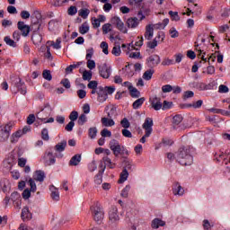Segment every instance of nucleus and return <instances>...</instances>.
<instances>
[{
  "label": "nucleus",
  "instance_id": "28",
  "mask_svg": "<svg viewBox=\"0 0 230 230\" xmlns=\"http://www.w3.org/2000/svg\"><path fill=\"white\" fill-rule=\"evenodd\" d=\"M101 121L103 127H114L116 125L114 119L106 117L102 118Z\"/></svg>",
  "mask_w": 230,
  "mask_h": 230
},
{
  "label": "nucleus",
  "instance_id": "55",
  "mask_svg": "<svg viewBox=\"0 0 230 230\" xmlns=\"http://www.w3.org/2000/svg\"><path fill=\"white\" fill-rule=\"evenodd\" d=\"M111 23H105L104 25H102V33L103 35H107V33H109V31H111Z\"/></svg>",
  "mask_w": 230,
  "mask_h": 230
},
{
  "label": "nucleus",
  "instance_id": "57",
  "mask_svg": "<svg viewBox=\"0 0 230 230\" xmlns=\"http://www.w3.org/2000/svg\"><path fill=\"white\" fill-rule=\"evenodd\" d=\"M193 96H195V93H193V91H186L184 92L183 99L188 100L190 98H193Z\"/></svg>",
  "mask_w": 230,
  "mask_h": 230
},
{
  "label": "nucleus",
  "instance_id": "30",
  "mask_svg": "<svg viewBox=\"0 0 230 230\" xmlns=\"http://www.w3.org/2000/svg\"><path fill=\"white\" fill-rule=\"evenodd\" d=\"M31 40H32L33 44H35V46H39V44H40V42H42V35L35 32L31 36Z\"/></svg>",
  "mask_w": 230,
  "mask_h": 230
},
{
  "label": "nucleus",
  "instance_id": "27",
  "mask_svg": "<svg viewBox=\"0 0 230 230\" xmlns=\"http://www.w3.org/2000/svg\"><path fill=\"white\" fill-rule=\"evenodd\" d=\"M128 27L135 29L137 26H139V20L136 17L128 18L127 21Z\"/></svg>",
  "mask_w": 230,
  "mask_h": 230
},
{
  "label": "nucleus",
  "instance_id": "64",
  "mask_svg": "<svg viewBox=\"0 0 230 230\" xmlns=\"http://www.w3.org/2000/svg\"><path fill=\"white\" fill-rule=\"evenodd\" d=\"M19 230H33L31 226L22 223L18 228Z\"/></svg>",
  "mask_w": 230,
  "mask_h": 230
},
{
  "label": "nucleus",
  "instance_id": "41",
  "mask_svg": "<svg viewBox=\"0 0 230 230\" xmlns=\"http://www.w3.org/2000/svg\"><path fill=\"white\" fill-rule=\"evenodd\" d=\"M41 138L43 141H49V132L48 131V128H43L41 130Z\"/></svg>",
  "mask_w": 230,
  "mask_h": 230
},
{
  "label": "nucleus",
  "instance_id": "52",
  "mask_svg": "<svg viewBox=\"0 0 230 230\" xmlns=\"http://www.w3.org/2000/svg\"><path fill=\"white\" fill-rule=\"evenodd\" d=\"M93 55H94V49L90 48L86 49V60H91L93 58Z\"/></svg>",
  "mask_w": 230,
  "mask_h": 230
},
{
  "label": "nucleus",
  "instance_id": "46",
  "mask_svg": "<svg viewBox=\"0 0 230 230\" xmlns=\"http://www.w3.org/2000/svg\"><path fill=\"white\" fill-rule=\"evenodd\" d=\"M101 48L102 49V53H104V55H109V44L107 41H102L101 43Z\"/></svg>",
  "mask_w": 230,
  "mask_h": 230
},
{
  "label": "nucleus",
  "instance_id": "6",
  "mask_svg": "<svg viewBox=\"0 0 230 230\" xmlns=\"http://www.w3.org/2000/svg\"><path fill=\"white\" fill-rule=\"evenodd\" d=\"M146 64L149 69H154V67H157L161 64V57L157 54H153L146 58Z\"/></svg>",
  "mask_w": 230,
  "mask_h": 230
},
{
  "label": "nucleus",
  "instance_id": "61",
  "mask_svg": "<svg viewBox=\"0 0 230 230\" xmlns=\"http://www.w3.org/2000/svg\"><path fill=\"white\" fill-rule=\"evenodd\" d=\"M218 92L222 93H229V87L226 84L219 85Z\"/></svg>",
  "mask_w": 230,
  "mask_h": 230
},
{
  "label": "nucleus",
  "instance_id": "36",
  "mask_svg": "<svg viewBox=\"0 0 230 230\" xmlns=\"http://www.w3.org/2000/svg\"><path fill=\"white\" fill-rule=\"evenodd\" d=\"M154 73H155V71L153 70V68L146 70L143 75L144 80H147V81L152 80V76H154Z\"/></svg>",
  "mask_w": 230,
  "mask_h": 230
},
{
  "label": "nucleus",
  "instance_id": "3",
  "mask_svg": "<svg viewBox=\"0 0 230 230\" xmlns=\"http://www.w3.org/2000/svg\"><path fill=\"white\" fill-rule=\"evenodd\" d=\"M91 213L95 222H102V220H103V217H105V212H103L102 205H100V203L98 202L91 207Z\"/></svg>",
  "mask_w": 230,
  "mask_h": 230
},
{
  "label": "nucleus",
  "instance_id": "44",
  "mask_svg": "<svg viewBox=\"0 0 230 230\" xmlns=\"http://www.w3.org/2000/svg\"><path fill=\"white\" fill-rule=\"evenodd\" d=\"M169 22H170V19L165 18L164 19L163 22H159L158 24H156V26H158L157 28H160L161 30H164V28L168 26Z\"/></svg>",
  "mask_w": 230,
  "mask_h": 230
},
{
  "label": "nucleus",
  "instance_id": "18",
  "mask_svg": "<svg viewBox=\"0 0 230 230\" xmlns=\"http://www.w3.org/2000/svg\"><path fill=\"white\" fill-rule=\"evenodd\" d=\"M11 200L13 202L16 208H21V194L14 191L11 194Z\"/></svg>",
  "mask_w": 230,
  "mask_h": 230
},
{
  "label": "nucleus",
  "instance_id": "12",
  "mask_svg": "<svg viewBox=\"0 0 230 230\" xmlns=\"http://www.w3.org/2000/svg\"><path fill=\"white\" fill-rule=\"evenodd\" d=\"M44 164L47 166H51V164H55L57 163V159L55 158L53 152L47 151L43 156Z\"/></svg>",
  "mask_w": 230,
  "mask_h": 230
},
{
  "label": "nucleus",
  "instance_id": "15",
  "mask_svg": "<svg viewBox=\"0 0 230 230\" xmlns=\"http://www.w3.org/2000/svg\"><path fill=\"white\" fill-rule=\"evenodd\" d=\"M190 87H194V89H198V91H209V89H211V84H206L205 83L200 82H193L190 83Z\"/></svg>",
  "mask_w": 230,
  "mask_h": 230
},
{
  "label": "nucleus",
  "instance_id": "58",
  "mask_svg": "<svg viewBox=\"0 0 230 230\" xmlns=\"http://www.w3.org/2000/svg\"><path fill=\"white\" fill-rule=\"evenodd\" d=\"M91 78H93V74L87 70H85L83 73V80H91Z\"/></svg>",
  "mask_w": 230,
  "mask_h": 230
},
{
  "label": "nucleus",
  "instance_id": "8",
  "mask_svg": "<svg viewBox=\"0 0 230 230\" xmlns=\"http://www.w3.org/2000/svg\"><path fill=\"white\" fill-rule=\"evenodd\" d=\"M28 184H29V186H31V190L25 189L22 194L25 200H28V199H30V197H31V191L33 193H35V191H37V184L35 183V181L33 179H31V178L29 179Z\"/></svg>",
  "mask_w": 230,
  "mask_h": 230
},
{
  "label": "nucleus",
  "instance_id": "2",
  "mask_svg": "<svg viewBox=\"0 0 230 230\" xmlns=\"http://www.w3.org/2000/svg\"><path fill=\"white\" fill-rule=\"evenodd\" d=\"M116 91V87L114 86H98L97 94H98V102L100 103H103L107 102V98H109V94H112Z\"/></svg>",
  "mask_w": 230,
  "mask_h": 230
},
{
  "label": "nucleus",
  "instance_id": "40",
  "mask_svg": "<svg viewBox=\"0 0 230 230\" xmlns=\"http://www.w3.org/2000/svg\"><path fill=\"white\" fill-rule=\"evenodd\" d=\"M88 134L91 139H94L96 137V135L98 134V129L96 128H90Z\"/></svg>",
  "mask_w": 230,
  "mask_h": 230
},
{
  "label": "nucleus",
  "instance_id": "49",
  "mask_svg": "<svg viewBox=\"0 0 230 230\" xmlns=\"http://www.w3.org/2000/svg\"><path fill=\"white\" fill-rule=\"evenodd\" d=\"M102 174L98 173L97 175H95L94 177V184H96L97 186H100V184H102L103 182V178L102 176Z\"/></svg>",
  "mask_w": 230,
  "mask_h": 230
},
{
  "label": "nucleus",
  "instance_id": "60",
  "mask_svg": "<svg viewBox=\"0 0 230 230\" xmlns=\"http://www.w3.org/2000/svg\"><path fill=\"white\" fill-rule=\"evenodd\" d=\"M172 105H173L172 102L164 101L162 104L163 111H166L167 109H172Z\"/></svg>",
  "mask_w": 230,
  "mask_h": 230
},
{
  "label": "nucleus",
  "instance_id": "4",
  "mask_svg": "<svg viewBox=\"0 0 230 230\" xmlns=\"http://www.w3.org/2000/svg\"><path fill=\"white\" fill-rule=\"evenodd\" d=\"M119 222V214H118V208L111 207L109 211V226L111 227H116Z\"/></svg>",
  "mask_w": 230,
  "mask_h": 230
},
{
  "label": "nucleus",
  "instance_id": "59",
  "mask_svg": "<svg viewBox=\"0 0 230 230\" xmlns=\"http://www.w3.org/2000/svg\"><path fill=\"white\" fill-rule=\"evenodd\" d=\"M148 48H150V49H154L155 48H157V38H155L154 40L149 41L147 43Z\"/></svg>",
  "mask_w": 230,
  "mask_h": 230
},
{
  "label": "nucleus",
  "instance_id": "53",
  "mask_svg": "<svg viewBox=\"0 0 230 230\" xmlns=\"http://www.w3.org/2000/svg\"><path fill=\"white\" fill-rule=\"evenodd\" d=\"M87 122V116L81 114L78 119V125H84Z\"/></svg>",
  "mask_w": 230,
  "mask_h": 230
},
{
  "label": "nucleus",
  "instance_id": "39",
  "mask_svg": "<svg viewBox=\"0 0 230 230\" xmlns=\"http://www.w3.org/2000/svg\"><path fill=\"white\" fill-rule=\"evenodd\" d=\"M208 112H213V114H223V116H227V111L217 108H211Z\"/></svg>",
  "mask_w": 230,
  "mask_h": 230
},
{
  "label": "nucleus",
  "instance_id": "63",
  "mask_svg": "<svg viewBox=\"0 0 230 230\" xmlns=\"http://www.w3.org/2000/svg\"><path fill=\"white\" fill-rule=\"evenodd\" d=\"M35 123V115L30 114L27 117V125H33Z\"/></svg>",
  "mask_w": 230,
  "mask_h": 230
},
{
  "label": "nucleus",
  "instance_id": "17",
  "mask_svg": "<svg viewBox=\"0 0 230 230\" xmlns=\"http://www.w3.org/2000/svg\"><path fill=\"white\" fill-rule=\"evenodd\" d=\"M49 190H50V197L52 200L58 202V200H60V192L58 191V189L55 187V185H51L49 187Z\"/></svg>",
  "mask_w": 230,
  "mask_h": 230
},
{
  "label": "nucleus",
  "instance_id": "20",
  "mask_svg": "<svg viewBox=\"0 0 230 230\" xmlns=\"http://www.w3.org/2000/svg\"><path fill=\"white\" fill-rule=\"evenodd\" d=\"M144 37L146 40H151V39L154 37V25L149 24L146 26Z\"/></svg>",
  "mask_w": 230,
  "mask_h": 230
},
{
  "label": "nucleus",
  "instance_id": "43",
  "mask_svg": "<svg viewBox=\"0 0 230 230\" xmlns=\"http://www.w3.org/2000/svg\"><path fill=\"white\" fill-rule=\"evenodd\" d=\"M120 125L124 129L130 128V121L127 118L121 119Z\"/></svg>",
  "mask_w": 230,
  "mask_h": 230
},
{
  "label": "nucleus",
  "instance_id": "24",
  "mask_svg": "<svg viewBox=\"0 0 230 230\" xmlns=\"http://www.w3.org/2000/svg\"><path fill=\"white\" fill-rule=\"evenodd\" d=\"M34 181L38 182H44V179H46V173L43 171H36L35 174L33 175Z\"/></svg>",
  "mask_w": 230,
  "mask_h": 230
},
{
  "label": "nucleus",
  "instance_id": "29",
  "mask_svg": "<svg viewBox=\"0 0 230 230\" xmlns=\"http://www.w3.org/2000/svg\"><path fill=\"white\" fill-rule=\"evenodd\" d=\"M102 163L111 170H114V168H116V164L112 163V160H111L109 156H103Z\"/></svg>",
  "mask_w": 230,
  "mask_h": 230
},
{
  "label": "nucleus",
  "instance_id": "50",
  "mask_svg": "<svg viewBox=\"0 0 230 230\" xmlns=\"http://www.w3.org/2000/svg\"><path fill=\"white\" fill-rule=\"evenodd\" d=\"M69 119L73 122L76 121L78 119V111H73L69 115Z\"/></svg>",
  "mask_w": 230,
  "mask_h": 230
},
{
  "label": "nucleus",
  "instance_id": "35",
  "mask_svg": "<svg viewBox=\"0 0 230 230\" xmlns=\"http://www.w3.org/2000/svg\"><path fill=\"white\" fill-rule=\"evenodd\" d=\"M145 97L139 98L133 102V109L137 110L145 103Z\"/></svg>",
  "mask_w": 230,
  "mask_h": 230
},
{
  "label": "nucleus",
  "instance_id": "37",
  "mask_svg": "<svg viewBox=\"0 0 230 230\" xmlns=\"http://www.w3.org/2000/svg\"><path fill=\"white\" fill-rule=\"evenodd\" d=\"M128 179V171H127V168H124V170L120 173V178L119 180V184H122V182H125Z\"/></svg>",
  "mask_w": 230,
  "mask_h": 230
},
{
  "label": "nucleus",
  "instance_id": "5",
  "mask_svg": "<svg viewBox=\"0 0 230 230\" xmlns=\"http://www.w3.org/2000/svg\"><path fill=\"white\" fill-rule=\"evenodd\" d=\"M12 128H13V124L11 122L0 127V141H6L10 137Z\"/></svg>",
  "mask_w": 230,
  "mask_h": 230
},
{
  "label": "nucleus",
  "instance_id": "32",
  "mask_svg": "<svg viewBox=\"0 0 230 230\" xmlns=\"http://www.w3.org/2000/svg\"><path fill=\"white\" fill-rule=\"evenodd\" d=\"M89 23L85 22L79 27V33H81V35H85V33H89Z\"/></svg>",
  "mask_w": 230,
  "mask_h": 230
},
{
  "label": "nucleus",
  "instance_id": "51",
  "mask_svg": "<svg viewBox=\"0 0 230 230\" xmlns=\"http://www.w3.org/2000/svg\"><path fill=\"white\" fill-rule=\"evenodd\" d=\"M68 15H76V13H78V9L76 8V6L72 5L68 8Z\"/></svg>",
  "mask_w": 230,
  "mask_h": 230
},
{
  "label": "nucleus",
  "instance_id": "42",
  "mask_svg": "<svg viewBox=\"0 0 230 230\" xmlns=\"http://www.w3.org/2000/svg\"><path fill=\"white\" fill-rule=\"evenodd\" d=\"M42 75L45 80H48L49 82H51V80H53V75H51V71L44 70Z\"/></svg>",
  "mask_w": 230,
  "mask_h": 230
},
{
  "label": "nucleus",
  "instance_id": "34",
  "mask_svg": "<svg viewBox=\"0 0 230 230\" xmlns=\"http://www.w3.org/2000/svg\"><path fill=\"white\" fill-rule=\"evenodd\" d=\"M4 41L5 42V44L7 46H10V48H17V42H15V40H12V38H10V36H5L4 38Z\"/></svg>",
  "mask_w": 230,
  "mask_h": 230
},
{
  "label": "nucleus",
  "instance_id": "10",
  "mask_svg": "<svg viewBox=\"0 0 230 230\" xmlns=\"http://www.w3.org/2000/svg\"><path fill=\"white\" fill-rule=\"evenodd\" d=\"M111 73H112V69L111 68V66H109L105 63L99 67V75L100 76H102V78H105V79L110 78Z\"/></svg>",
  "mask_w": 230,
  "mask_h": 230
},
{
  "label": "nucleus",
  "instance_id": "26",
  "mask_svg": "<svg viewBox=\"0 0 230 230\" xmlns=\"http://www.w3.org/2000/svg\"><path fill=\"white\" fill-rule=\"evenodd\" d=\"M66 146H67V141L63 140L55 146V150L56 152L60 154L61 152H64V150H66Z\"/></svg>",
  "mask_w": 230,
  "mask_h": 230
},
{
  "label": "nucleus",
  "instance_id": "33",
  "mask_svg": "<svg viewBox=\"0 0 230 230\" xmlns=\"http://www.w3.org/2000/svg\"><path fill=\"white\" fill-rule=\"evenodd\" d=\"M22 136V130L19 129L11 136V143H17L19 138Z\"/></svg>",
  "mask_w": 230,
  "mask_h": 230
},
{
  "label": "nucleus",
  "instance_id": "23",
  "mask_svg": "<svg viewBox=\"0 0 230 230\" xmlns=\"http://www.w3.org/2000/svg\"><path fill=\"white\" fill-rule=\"evenodd\" d=\"M22 219L23 222H26V220H31V212H30V208L28 207H24L22 209Z\"/></svg>",
  "mask_w": 230,
  "mask_h": 230
},
{
  "label": "nucleus",
  "instance_id": "13",
  "mask_svg": "<svg viewBox=\"0 0 230 230\" xmlns=\"http://www.w3.org/2000/svg\"><path fill=\"white\" fill-rule=\"evenodd\" d=\"M150 103L154 111H161V109H163V102H161V99L157 96L151 98Z\"/></svg>",
  "mask_w": 230,
  "mask_h": 230
},
{
  "label": "nucleus",
  "instance_id": "47",
  "mask_svg": "<svg viewBox=\"0 0 230 230\" xmlns=\"http://www.w3.org/2000/svg\"><path fill=\"white\" fill-rule=\"evenodd\" d=\"M182 115H175L173 118H172V123L174 125H180V123H182Z\"/></svg>",
  "mask_w": 230,
  "mask_h": 230
},
{
  "label": "nucleus",
  "instance_id": "11",
  "mask_svg": "<svg viewBox=\"0 0 230 230\" xmlns=\"http://www.w3.org/2000/svg\"><path fill=\"white\" fill-rule=\"evenodd\" d=\"M154 119H152V118H146L143 125H142V128L145 130V133H146L147 135L152 134V132H154Z\"/></svg>",
  "mask_w": 230,
  "mask_h": 230
},
{
  "label": "nucleus",
  "instance_id": "9",
  "mask_svg": "<svg viewBox=\"0 0 230 230\" xmlns=\"http://www.w3.org/2000/svg\"><path fill=\"white\" fill-rule=\"evenodd\" d=\"M111 24H113V26H116L117 30H119V31H121V33H128V30L127 29V27H125V23H123L121 18L114 16L111 18Z\"/></svg>",
  "mask_w": 230,
  "mask_h": 230
},
{
  "label": "nucleus",
  "instance_id": "19",
  "mask_svg": "<svg viewBox=\"0 0 230 230\" xmlns=\"http://www.w3.org/2000/svg\"><path fill=\"white\" fill-rule=\"evenodd\" d=\"M172 193L175 197H182L184 195V188L180 183H176L172 188Z\"/></svg>",
  "mask_w": 230,
  "mask_h": 230
},
{
  "label": "nucleus",
  "instance_id": "14",
  "mask_svg": "<svg viewBox=\"0 0 230 230\" xmlns=\"http://www.w3.org/2000/svg\"><path fill=\"white\" fill-rule=\"evenodd\" d=\"M17 28L21 31L22 37H28L30 35V27L24 22H18Z\"/></svg>",
  "mask_w": 230,
  "mask_h": 230
},
{
  "label": "nucleus",
  "instance_id": "21",
  "mask_svg": "<svg viewBox=\"0 0 230 230\" xmlns=\"http://www.w3.org/2000/svg\"><path fill=\"white\" fill-rule=\"evenodd\" d=\"M164 226H166V223L159 218L153 219L151 223V227L153 229H159L160 227H164Z\"/></svg>",
  "mask_w": 230,
  "mask_h": 230
},
{
  "label": "nucleus",
  "instance_id": "25",
  "mask_svg": "<svg viewBox=\"0 0 230 230\" xmlns=\"http://www.w3.org/2000/svg\"><path fill=\"white\" fill-rule=\"evenodd\" d=\"M82 64H84V62L79 61V62L74 63L73 65L68 66L66 68V75H71V73H73V70L74 69H78V67H80L82 66Z\"/></svg>",
  "mask_w": 230,
  "mask_h": 230
},
{
  "label": "nucleus",
  "instance_id": "54",
  "mask_svg": "<svg viewBox=\"0 0 230 230\" xmlns=\"http://www.w3.org/2000/svg\"><path fill=\"white\" fill-rule=\"evenodd\" d=\"M102 137H111L112 136V132L109 131V129L104 128L101 131Z\"/></svg>",
  "mask_w": 230,
  "mask_h": 230
},
{
  "label": "nucleus",
  "instance_id": "48",
  "mask_svg": "<svg viewBox=\"0 0 230 230\" xmlns=\"http://www.w3.org/2000/svg\"><path fill=\"white\" fill-rule=\"evenodd\" d=\"M128 191H130V185H126V188L122 190L120 196L123 197V199H127V197H128Z\"/></svg>",
  "mask_w": 230,
  "mask_h": 230
},
{
  "label": "nucleus",
  "instance_id": "31",
  "mask_svg": "<svg viewBox=\"0 0 230 230\" xmlns=\"http://www.w3.org/2000/svg\"><path fill=\"white\" fill-rule=\"evenodd\" d=\"M129 94H130L131 98H139V96H141V92H139L134 86H129Z\"/></svg>",
  "mask_w": 230,
  "mask_h": 230
},
{
  "label": "nucleus",
  "instance_id": "22",
  "mask_svg": "<svg viewBox=\"0 0 230 230\" xmlns=\"http://www.w3.org/2000/svg\"><path fill=\"white\" fill-rule=\"evenodd\" d=\"M82 161V155H75L69 161V166H78Z\"/></svg>",
  "mask_w": 230,
  "mask_h": 230
},
{
  "label": "nucleus",
  "instance_id": "7",
  "mask_svg": "<svg viewBox=\"0 0 230 230\" xmlns=\"http://www.w3.org/2000/svg\"><path fill=\"white\" fill-rule=\"evenodd\" d=\"M109 146L111 152H113L115 157H118V155H119V154H121V151L125 148V146L119 145V141L116 139H111L110 141Z\"/></svg>",
  "mask_w": 230,
  "mask_h": 230
},
{
  "label": "nucleus",
  "instance_id": "1",
  "mask_svg": "<svg viewBox=\"0 0 230 230\" xmlns=\"http://www.w3.org/2000/svg\"><path fill=\"white\" fill-rule=\"evenodd\" d=\"M193 147L190 146H181L176 153V161H178L181 166H191L193 164V155L191 151Z\"/></svg>",
  "mask_w": 230,
  "mask_h": 230
},
{
  "label": "nucleus",
  "instance_id": "56",
  "mask_svg": "<svg viewBox=\"0 0 230 230\" xmlns=\"http://www.w3.org/2000/svg\"><path fill=\"white\" fill-rule=\"evenodd\" d=\"M162 91L163 93H172V91H173V86L171 84H165L162 86Z\"/></svg>",
  "mask_w": 230,
  "mask_h": 230
},
{
  "label": "nucleus",
  "instance_id": "62",
  "mask_svg": "<svg viewBox=\"0 0 230 230\" xmlns=\"http://www.w3.org/2000/svg\"><path fill=\"white\" fill-rule=\"evenodd\" d=\"M98 168V166L96 165V162L93 161L92 163H90L88 164V170L89 172H95V170Z\"/></svg>",
  "mask_w": 230,
  "mask_h": 230
},
{
  "label": "nucleus",
  "instance_id": "16",
  "mask_svg": "<svg viewBox=\"0 0 230 230\" xmlns=\"http://www.w3.org/2000/svg\"><path fill=\"white\" fill-rule=\"evenodd\" d=\"M15 86L20 93V94H22L23 96L26 95V93H28L27 88H26V84L22 82L21 78H18L16 81Z\"/></svg>",
  "mask_w": 230,
  "mask_h": 230
},
{
  "label": "nucleus",
  "instance_id": "45",
  "mask_svg": "<svg viewBox=\"0 0 230 230\" xmlns=\"http://www.w3.org/2000/svg\"><path fill=\"white\" fill-rule=\"evenodd\" d=\"M112 55H114L115 57H119V55H121V47L120 46H115L113 47L112 50H111Z\"/></svg>",
  "mask_w": 230,
  "mask_h": 230
},
{
  "label": "nucleus",
  "instance_id": "38",
  "mask_svg": "<svg viewBox=\"0 0 230 230\" xmlns=\"http://www.w3.org/2000/svg\"><path fill=\"white\" fill-rule=\"evenodd\" d=\"M90 13H91V11H89V9H81L78 12V15L83 19H87Z\"/></svg>",
  "mask_w": 230,
  "mask_h": 230
}]
</instances>
